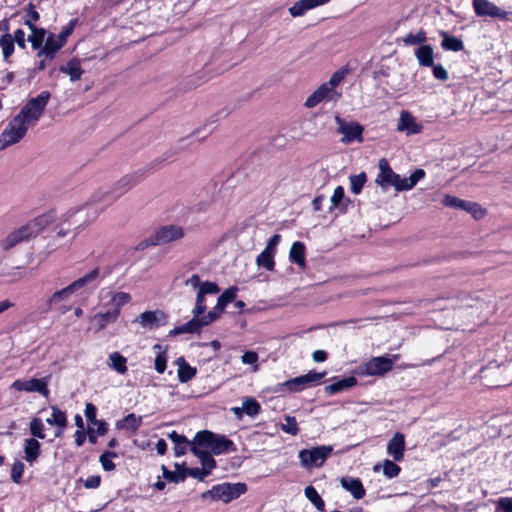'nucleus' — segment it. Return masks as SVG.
<instances>
[{"instance_id":"nucleus-14","label":"nucleus","mask_w":512,"mask_h":512,"mask_svg":"<svg viewBox=\"0 0 512 512\" xmlns=\"http://www.w3.org/2000/svg\"><path fill=\"white\" fill-rule=\"evenodd\" d=\"M335 122L338 125L337 132L342 134V143H351L353 141L362 140L363 127L356 122H347L339 115L335 116Z\"/></svg>"},{"instance_id":"nucleus-11","label":"nucleus","mask_w":512,"mask_h":512,"mask_svg":"<svg viewBox=\"0 0 512 512\" xmlns=\"http://www.w3.org/2000/svg\"><path fill=\"white\" fill-rule=\"evenodd\" d=\"M472 7L478 17H490L512 22V12L503 10L489 0H472Z\"/></svg>"},{"instance_id":"nucleus-34","label":"nucleus","mask_w":512,"mask_h":512,"mask_svg":"<svg viewBox=\"0 0 512 512\" xmlns=\"http://www.w3.org/2000/svg\"><path fill=\"white\" fill-rule=\"evenodd\" d=\"M177 364L179 365L178 379L181 383H186L190 381L196 375V368L191 367L189 364H187L184 358H178Z\"/></svg>"},{"instance_id":"nucleus-42","label":"nucleus","mask_w":512,"mask_h":512,"mask_svg":"<svg viewBox=\"0 0 512 512\" xmlns=\"http://www.w3.org/2000/svg\"><path fill=\"white\" fill-rule=\"evenodd\" d=\"M237 291L238 288L235 286L226 289L217 299V309L224 311L225 307L235 300Z\"/></svg>"},{"instance_id":"nucleus-23","label":"nucleus","mask_w":512,"mask_h":512,"mask_svg":"<svg viewBox=\"0 0 512 512\" xmlns=\"http://www.w3.org/2000/svg\"><path fill=\"white\" fill-rule=\"evenodd\" d=\"M202 328L203 325L201 323L200 316H193V318L188 322L178 325L174 327L172 330H170L169 336L199 333Z\"/></svg>"},{"instance_id":"nucleus-7","label":"nucleus","mask_w":512,"mask_h":512,"mask_svg":"<svg viewBox=\"0 0 512 512\" xmlns=\"http://www.w3.org/2000/svg\"><path fill=\"white\" fill-rule=\"evenodd\" d=\"M110 272L109 268L101 270L99 267H95L82 277L73 281L70 286L75 295L94 291L101 284L102 279L109 275Z\"/></svg>"},{"instance_id":"nucleus-25","label":"nucleus","mask_w":512,"mask_h":512,"mask_svg":"<svg viewBox=\"0 0 512 512\" xmlns=\"http://www.w3.org/2000/svg\"><path fill=\"white\" fill-rule=\"evenodd\" d=\"M357 385V379L354 376L338 379L325 387V392L329 395H335L344 390Z\"/></svg>"},{"instance_id":"nucleus-62","label":"nucleus","mask_w":512,"mask_h":512,"mask_svg":"<svg viewBox=\"0 0 512 512\" xmlns=\"http://www.w3.org/2000/svg\"><path fill=\"white\" fill-rule=\"evenodd\" d=\"M431 67L433 69V75L436 79L441 81H446L448 79V72L441 64L435 65L433 63V66Z\"/></svg>"},{"instance_id":"nucleus-9","label":"nucleus","mask_w":512,"mask_h":512,"mask_svg":"<svg viewBox=\"0 0 512 512\" xmlns=\"http://www.w3.org/2000/svg\"><path fill=\"white\" fill-rule=\"evenodd\" d=\"M326 372H314L310 371L305 375H301L292 379H289L283 383H279L276 392H299L305 389L306 387L319 383L322 378H324Z\"/></svg>"},{"instance_id":"nucleus-2","label":"nucleus","mask_w":512,"mask_h":512,"mask_svg":"<svg viewBox=\"0 0 512 512\" xmlns=\"http://www.w3.org/2000/svg\"><path fill=\"white\" fill-rule=\"evenodd\" d=\"M378 166L379 173L375 182L384 191H387L390 187H394L396 191L411 190L425 176V171L423 169H416L409 177L402 178L391 169L385 158L379 160Z\"/></svg>"},{"instance_id":"nucleus-15","label":"nucleus","mask_w":512,"mask_h":512,"mask_svg":"<svg viewBox=\"0 0 512 512\" xmlns=\"http://www.w3.org/2000/svg\"><path fill=\"white\" fill-rule=\"evenodd\" d=\"M47 386L48 381L46 378H32L29 380L17 379L11 384L10 388L21 392H37L44 397H48L49 389Z\"/></svg>"},{"instance_id":"nucleus-19","label":"nucleus","mask_w":512,"mask_h":512,"mask_svg":"<svg viewBox=\"0 0 512 512\" xmlns=\"http://www.w3.org/2000/svg\"><path fill=\"white\" fill-rule=\"evenodd\" d=\"M422 125L416 122V119L408 112L401 111L397 130L406 132L407 135L418 134L422 131Z\"/></svg>"},{"instance_id":"nucleus-44","label":"nucleus","mask_w":512,"mask_h":512,"mask_svg":"<svg viewBox=\"0 0 512 512\" xmlns=\"http://www.w3.org/2000/svg\"><path fill=\"white\" fill-rule=\"evenodd\" d=\"M45 36L46 30L44 28H38L28 37V41L31 43L34 50L39 51L43 47V43L46 40Z\"/></svg>"},{"instance_id":"nucleus-1","label":"nucleus","mask_w":512,"mask_h":512,"mask_svg":"<svg viewBox=\"0 0 512 512\" xmlns=\"http://www.w3.org/2000/svg\"><path fill=\"white\" fill-rule=\"evenodd\" d=\"M147 172L148 168H141L131 174L123 176L110 190L98 191L95 193L92 197V201L95 203H102V206L100 209H93L91 215H89V221H94L100 211L139 184L146 177Z\"/></svg>"},{"instance_id":"nucleus-47","label":"nucleus","mask_w":512,"mask_h":512,"mask_svg":"<svg viewBox=\"0 0 512 512\" xmlns=\"http://www.w3.org/2000/svg\"><path fill=\"white\" fill-rule=\"evenodd\" d=\"M427 40L426 33L424 30L420 29L416 34L408 33L405 37H403V42L405 45H423Z\"/></svg>"},{"instance_id":"nucleus-20","label":"nucleus","mask_w":512,"mask_h":512,"mask_svg":"<svg viewBox=\"0 0 512 512\" xmlns=\"http://www.w3.org/2000/svg\"><path fill=\"white\" fill-rule=\"evenodd\" d=\"M405 437L402 433H395L387 444V453L394 461H401L404 457Z\"/></svg>"},{"instance_id":"nucleus-24","label":"nucleus","mask_w":512,"mask_h":512,"mask_svg":"<svg viewBox=\"0 0 512 512\" xmlns=\"http://www.w3.org/2000/svg\"><path fill=\"white\" fill-rule=\"evenodd\" d=\"M341 486L349 491L355 499H362L365 496V489L359 478L343 477Z\"/></svg>"},{"instance_id":"nucleus-40","label":"nucleus","mask_w":512,"mask_h":512,"mask_svg":"<svg viewBox=\"0 0 512 512\" xmlns=\"http://www.w3.org/2000/svg\"><path fill=\"white\" fill-rule=\"evenodd\" d=\"M142 424V417L130 413L117 423L118 428H125L135 432Z\"/></svg>"},{"instance_id":"nucleus-52","label":"nucleus","mask_w":512,"mask_h":512,"mask_svg":"<svg viewBox=\"0 0 512 512\" xmlns=\"http://www.w3.org/2000/svg\"><path fill=\"white\" fill-rule=\"evenodd\" d=\"M400 471L401 468L394 461L388 459L384 460L383 473L387 478L392 479L394 477H397Z\"/></svg>"},{"instance_id":"nucleus-36","label":"nucleus","mask_w":512,"mask_h":512,"mask_svg":"<svg viewBox=\"0 0 512 512\" xmlns=\"http://www.w3.org/2000/svg\"><path fill=\"white\" fill-rule=\"evenodd\" d=\"M442 203L446 207L460 209L463 211H467V209L475 208L474 202L462 200L460 198H457V197L451 196V195H445Z\"/></svg>"},{"instance_id":"nucleus-30","label":"nucleus","mask_w":512,"mask_h":512,"mask_svg":"<svg viewBox=\"0 0 512 512\" xmlns=\"http://www.w3.org/2000/svg\"><path fill=\"white\" fill-rule=\"evenodd\" d=\"M440 35L443 38L442 42H441V46L444 50L459 52L464 49V43L460 38H458L456 36H451L445 31H441Z\"/></svg>"},{"instance_id":"nucleus-5","label":"nucleus","mask_w":512,"mask_h":512,"mask_svg":"<svg viewBox=\"0 0 512 512\" xmlns=\"http://www.w3.org/2000/svg\"><path fill=\"white\" fill-rule=\"evenodd\" d=\"M247 485L245 483H221L212 486V488L202 494L203 499H212L228 503L239 498L246 493Z\"/></svg>"},{"instance_id":"nucleus-41","label":"nucleus","mask_w":512,"mask_h":512,"mask_svg":"<svg viewBox=\"0 0 512 512\" xmlns=\"http://www.w3.org/2000/svg\"><path fill=\"white\" fill-rule=\"evenodd\" d=\"M305 497L315 506L318 511L323 512L325 509V503L317 490L309 485L304 489Z\"/></svg>"},{"instance_id":"nucleus-16","label":"nucleus","mask_w":512,"mask_h":512,"mask_svg":"<svg viewBox=\"0 0 512 512\" xmlns=\"http://www.w3.org/2000/svg\"><path fill=\"white\" fill-rule=\"evenodd\" d=\"M219 291L220 289L215 282L205 281L198 290L195 307L192 310L193 316H201L206 311V295H216Z\"/></svg>"},{"instance_id":"nucleus-56","label":"nucleus","mask_w":512,"mask_h":512,"mask_svg":"<svg viewBox=\"0 0 512 512\" xmlns=\"http://www.w3.org/2000/svg\"><path fill=\"white\" fill-rule=\"evenodd\" d=\"M24 464L20 460H16L11 468V479L14 483H20L23 472H24Z\"/></svg>"},{"instance_id":"nucleus-48","label":"nucleus","mask_w":512,"mask_h":512,"mask_svg":"<svg viewBox=\"0 0 512 512\" xmlns=\"http://www.w3.org/2000/svg\"><path fill=\"white\" fill-rule=\"evenodd\" d=\"M242 409L248 416L254 417L260 412V404L252 397L246 398L242 403Z\"/></svg>"},{"instance_id":"nucleus-21","label":"nucleus","mask_w":512,"mask_h":512,"mask_svg":"<svg viewBox=\"0 0 512 512\" xmlns=\"http://www.w3.org/2000/svg\"><path fill=\"white\" fill-rule=\"evenodd\" d=\"M118 311L109 309L106 312H99L91 318L96 331L105 329L108 325L115 323L118 319Z\"/></svg>"},{"instance_id":"nucleus-32","label":"nucleus","mask_w":512,"mask_h":512,"mask_svg":"<svg viewBox=\"0 0 512 512\" xmlns=\"http://www.w3.org/2000/svg\"><path fill=\"white\" fill-rule=\"evenodd\" d=\"M176 471H170L165 465H162L163 478L175 484L184 482L186 479V468H182L178 463H175Z\"/></svg>"},{"instance_id":"nucleus-64","label":"nucleus","mask_w":512,"mask_h":512,"mask_svg":"<svg viewBox=\"0 0 512 512\" xmlns=\"http://www.w3.org/2000/svg\"><path fill=\"white\" fill-rule=\"evenodd\" d=\"M345 196L344 188L342 186H337L333 192L331 197V202L333 207H337L340 202L343 200Z\"/></svg>"},{"instance_id":"nucleus-55","label":"nucleus","mask_w":512,"mask_h":512,"mask_svg":"<svg viewBox=\"0 0 512 512\" xmlns=\"http://www.w3.org/2000/svg\"><path fill=\"white\" fill-rule=\"evenodd\" d=\"M29 428H30L31 434L34 437L39 438V439H44L45 438L44 424H43L41 419L33 418L31 420V422H30Z\"/></svg>"},{"instance_id":"nucleus-45","label":"nucleus","mask_w":512,"mask_h":512,"mask_svg":"<svg viewBox=\"0 0 512 512\" xmlns=\"http://www.w3.org/2000/svg\"><path fill=\"white\" fill-rule=\"evenodd\" d=\"M349 180H350V185H351V187H350L351 192L355 195H358V194H360L364 184L366 183L367 176L364 172H361L356 175H351L349 177Z\"/></svg>"},{"instance_id":"nucleus-4","label":"nucleus","mask_w":512,"mask_h":512,"mask_svg":"<svg viewBox=\"0 0 512 512\" xmlns=\"http://www.w3.org/2000/svg\"><path fill=\"white\" fill-rule=\"evenodd\" d=\"M194 444L210 449L211 453L221 455L236 450L233 441L224 435H218L208 430L199 431L194 437Z\"/></svg>"},{"instance_id":"nucleus-13","label":"nucleus","mask_w":512,"mask_h":512,"mask_svg":"<svg viewBox=\"0 0 512 512\" xmlns=\"http://www.w3.org/2000/svg\"><path fill=\"white\" fill-rule=\"evenodd\" d=\"M185 235L184 229L177 225H165L160 227L149 239V245L157 246L177 241Z\"/></svg>"},{"instance_id":"nucleus-59","label":"nucleus","mask_w":512,"mask_h":512,"mask_svg":"<svg viewBox=\"0 0 512 512\" xmlns=\"http://www.w3.org/2000/svg\"><path fill=\"white\" fill-rule=\"evenodd\" d=\"M307 8L304 0L296 1L290 8L289 13L293 17H299L304 15L307 12Z\"/></svg>"},{"instance_id":"nucleus-35","label":"nucleus","mask_w":512,"mask_h":512,"mask_svg":"<svg viewBox=\"0 0 512 512\" xmlns=\"http://www.w3.org/2000/svg\"><path fill=\"white\" fill-rule=\"evenodd\" d=\"M126 363L127 359L117 351L109 355L108 366L121 375L127 372Z\"/></svg>"},{"instance_id":"nucleus-27","label":"nucleus","mask_w":512,"mask_h":512,"mask_svg":"<svg viewBox=\"0 0 512 512\" xmlns=\"http://www.w3.org/2000/svg\"><path fill=\"white\" fill-rule=\"evenodd\" d=\"M415 57L420 66L430 67L434 63V51L431 45H421L415 50Z\"/></svg>"},{"instance_id":"nucleus-17","label":"nucleus","mask_w":512,"mask_h":512,"mask_svg":"<svg viewBox=\"0 0 512 512\" xmlns=\"http://www.w3.org/2000/svg\"><path fill=\"white\" fill-rule=\"evenodd\" d=\"M75 295L70 284L65 288L55 291L46 301V310H59L61 313L68 311V308L62 306Z\"/></svg>"},{"instance_id":"nucleus-50","label":"nucleus","mask_w":512,"mask_h":512,"mask_svg":"<svg viewBox=\"0 0 512 512\" xmlns=\"http://www.w3.org/2000/svg\"><path fill=\"white\" fill-rule=\"evenodd\" d=\"M349 72L350 69L348 68L347 65L335 71L331 75L330 80L328 81L330 85L329 87L335 89L344 80V78L348 75Z\"/></svg>"},{"instance_id":"nucleus-29","label":"nucleus","mask_w":512,"mask_h":512,"mask_svg":"<svg viewBox=\"0 0 512 512\" xmlns=\"http://www.w3.org/2000/svg\"><path fill=\"white\" fill-rule=\"evenodd\" d=\"M305 252L306 248L304 243L300 241H295L289 252V259L291 262L297 264L300 268L305 267Z\"/></svg>"},{"instance_id":"nucleus-31","label":"nucleus","mask_w":512,"mask_h":512,"mask_svg":"<svg viewBox=\"0 0 512 512\" xmlns=\"http://www.w3.org/2000/svg\"><path fill=\"white\" fill-rule=\"evenodd\" d=\"M168 438L174 444V453L176 457L184 455L187 452V447H191V442H189L184 435H180L176 431L169 433Z\"/></svg>"},{"instance_id":"nucleus-37","label":"nucleus","mask_w":512,"mask_h":512,"mask_svg":"<svg viewBox=\"0 0 512 512\" xmlns=\"http://www.w3.org/2000/svg\"><path fill=\"white\" fill-rule=\"evenodd\" d=\"M111 294L110 304L112 306V310H117L118 315H120V310L123 306L128 304L132 297L129 293L126 292H113Z\"/></svg>"},{"instance_id":"nucleus-12","label":"nucleus","mask_w":512,"mask_h":512,"mask_svg":"<svg viewBox=\"0 0 512 512\" xmlns=\"http://www.w3.org/2000/svg\"><path fill=\"white\" fill-rule=\"evenodd\" d=\"M397 358V355H394L393 359L386 356L373 357L359 366L358 374L361 376H382L392 369L393 361Z\"/></svg>"},{"instance_id":"nucleus-39","label":"nucleus","mask_w":512,"mask_h":512,"mask_svg":"<svg viewBox=\"0 0 512 512\" xmlns=\"http://www.w3.org/2000/svg\"><path fill=\"white\" fill-rule=\"evenodd\" d=\"M275 253L264 249L256 258V264L265 268L267 271H273L275 267Z\"/></svg>"},{"instance_id":"nucleus-57","label":"nucleus","mask_w":512,"mask_h":512,"mask_svg":"<svg viewBox=\"0 0 512 512\" xmlns=\"http://www.w3.org/2000/svg\"><path fill=\"white\" fill-rule=\"evenodd\" d=\"M212 470H209L205 467L203 468H186V477L189 475L193 478H196L200 481H203L206 476H208L211 473Z\"/></svg>"},{"instance_id":"nucleus-60","label":"nucleus","mask_w":512,"mask_h":512,"mask_svg":"<svg viewBox=\"0 0 512 512\" xmlns=\"http://www.w3.org/2000/svg\"><path fill=\"white\" fill-rule=\"evenodd\" d=\"M85 417L87 419V422L90 425H96V415H97V408L92 403H87L84 410Z\"/></svg>"},{"instance_id":"nucleus-63","label":"nucleus","mask_w":512,"mask_h":512,"mask_svg":"<svg viewBox=\"0 0 512 512\" xmlns=\"http://www.w3.org/2000/svg\"><path fill=\"white\" fill-rule=\"evenodd\" d=\"M497 509L503 512H512V497H502L497 502Z\"/></svg>"},{"instance_id":"nucleus-58","label":"nucleus","mask_w":512,"mask_h":512,"mask_svg":"<svg viewBox=\"0 0 512 512\" xmlns=\"http://www.w3.org/2000/svg\"><path fill=\"white\" fill-rule=\"evenodd\" d=\"M222 312H223V310L217 309V304H216L215 307L211 311H209L206 315L200 317L203 327L214 322L220 316V314Z\"/></svg>"},{"instance_id":"nucleus-10","label":"nucleus","mask_w":512,"mask_h":512,"mask_svg":"<svg viewBox=\"0 0 512 512\" xmlns=\"http://www.w3.org/2000/svg\"><path fill=\"white\" fill-rule=\"evenodd\" d=\"M27 131L28 129L20 123V119L13 117L0 134V151L19 143Z\"/></svg>"},{"instance_id":"nucleus-26","label":"nucleus","mask_w":512,"mask_h":512,"mask_svg":"<svg viewBox=\"0 0 512 512\" xmlns=\"http://www.w3.org/2000/svg\"><path fill=\"white\" fill-rule=\"evenodd\" d=\"M198 444L191 442V452L200 460L203 467L212 470L216 467V461L209 451L203 450Z\"/></svg>"},{"instance_id":"nucleus-43","label":"nucleus","mask_w":512,"mask_h":512,"mask_svg":"<svg viewBox=\"0 0 512 512\" xmlns=\"http://www.w3.org/2000/svg\"><path fill=\"white\" fill-rule=\"evenodd\" d=\"M64 72L69 74L71 80H78L80 79L83 70L81 67V63L78 59H71L67 62L66 68L62 69Z\"/></svg>"},{"instance_id":"nucleus-53","label":"nucleus","mask_w":512,"mask_h":512,"mask_svg":"<svg viewBox=\"0 0 512 512\" xmlns=\"http://www.w3.org/2000/svg\"><path fill=\"white\" fill-rule=\"evenodd\" d=\"M93 204H96V203L91 200V202L88 203L85 207H82V208L77 209V210H69L64 215V220L63 221L64 222H70V224H77L79 222V219H81V216H78V219H75V220H73V218L75 216H77L78 214H82L83 212L88 211L89 209H91V206Z\"/></svg>"},{"instance_id":"nucleus-61","label":"nucleus","mask_w":512,"mask_h":512,"mask_svg":"<svg viewBox=\"0 0 512 512\" xmlns=\"http://www.w3.org/2000/svg\"><path fill=\"white\" fill-rule=\"evenodd\" d=\"M154 365H155V370L159 374H162L165 371L166 366H167V357H166L165 352H160L156 355Z\"/></svg>"},{"instance_id":"nucleus-18","label":"nucleus","mask_w":512,"mask_h":512,"mask_svg":"<svg viewBox=\"0 0 512 512\" xmlns=\"http://www.w3.org/2000/svg\"><path fill=\"white\" fill-rule=\"evenodd\" d=\"M135 321L143 328L153 330L167 323V315L161 310L145 311Z\"/></svg>"},{"instance_id":"nucleus-3","label":"nucleus","mask_w":512,"mask_h":512,"mask_svg":"<svg viewBox=\"0 0 512 512\" xmlns=\"http://www.w3.org/2000/svg\"><path fill=\"white\" fill-rule=\"evenodd\" d=\"M52 214H43L23 225L19 229L7 235L1 243L4 250H9L17 244L28 241L30 238L37 236L46 226L53 221Z\"/></svg>"},{"instance_id":"nucleus-28","label":"nucleus","mask_w":512,"mask_h":512,"mask_svg":"<svg viewBox=\"0 0 512 512\" xmlns=\"http://www.w3.org/2000/svg\"><path fill=\"white\" fill-rule=\"evenodd\" d=\"M51 410H52L51 416L46 419V422L49 425L59 427V431L56 433V436L58 437V436H60L63 429L67 425V417H66L65 412L60 410L56 406H51Z\"/></svg>"},{"instance_id":"nucleus-22","label":"nucleus","mask_w":512,"mask_h":512,"mask_svg":"<svg viewBox=\"0 0 512 512\" xmlns=\"http://www.w3.org/2000/svg\"><path fill=\"white\" fill-rule=\"evenodd\" d=\"M62 47L64 46L57 40L55 34L50 33L43 47L38 51L37 56H44L46 59L52 60Z\"/></svg>"},{"instance_id":"nucleus-54","label":"nucleus","mask_w":512,"mask_h":512,"mask_svg":"<svg viewBox=\"0 0 512 512\" xmlns=\"http://www.w3.org/2000/svg\"><path fill=\"white\" fill-rule=\"evenodd\" d=\"M281 430L292 436L297 435L299 432V428L295 417L286 416L285 423L281 424Z\"/></svg>"},{"instance_id":"nucleus-6","label":"nucleus","mask_w":512,"mask_h":512,"mask_svg":"<svg viewBox=\"0 0 512 512\" xmlns=\"http://www.w3.org/2000/svg\"><path fill=\"white\" fill-rule=\"evenodd\" d=\"M50 98H30L14 117L20 119L27 129L36 125L41 118Z\"/></svg>"},{"instance_id":"nucleus-33","label":"nucleus","mask_w":512,"mask_h":512,"mask_svg":"<svg viewBox=\"0 0 512 512\" xmlns=\"http://www.w3.org/2000/svg\"><path fill=\"white\" fill-rule=\"evenodd\" d=\"M40 447V443L35 438L26 439L24 445L25 460L29 463L35 462L40 455Z\"/></svg>"},{"instance_id":"nucleus-49","label":"nucleus","mask_w":512,"mask_h":512,"mask_svg":"<svg viewBox=\"0 0 512 512\" xmlns=\"http://www.w3.org/2000/svg\"><path fill=\"white\" fill-rule=\"evenodd\" d=\"M349 72L350 69L348 68L347 65L335 71L331 75L330 80L328 81L330 85L329 87L335 89L344 80V78L348 75Z\"/></svg>"},{"instance_id":"nucleus-8","label":"nucleus","mask_w":512,"mask_h":512,"mask_svg":"<svg viewBox=\"0 0 512 512\" xmlns=\"http://www.w3.org/2000/svg\"><path fill=\"white\" fill-rule=\"evenodd\" d=\"M332 451L333 447L331 445H321L310 449H302L298 457L301 465L310 469L312 467H321Z\"/></svg>"},{"instance_id":"nucleus-51","label":"nucleus","mask_w":512,"mask_h":512,"mask_svg":"<svg viewBox=\"0 0 512 512\" xmlns=\"http://www.w3.org/2000/svg\"><path fill=\"white\" fill-rule=\"evenodd\" d=\"M78 19H71L66 26H64L61 32L56 36L57 40L65 46L68 37L73 33Z\"/></svg>"},{"instance_id":"nucleus-38","label":"nucleus","mask_w":512,"mask_h":512,"mask_svg":"<svg viewBox=\"0 0 512 512\" xmlns=\"http://www.w3.org/2000/svg\"><path fill=\"white\" fill-rule=\"evenodd\" d=\"M0 47L4 60L9 61L15 50L14 39L11 34L5 33L0 37Z\"/></svg>"},{"instance_id":"nucleus-46","label":"nucleus","mask_w":512,"mask_h":512,"mask_svg":"<svg viewBox=\"0 0 512 512\" xmlns=\"http://www.w3.org/2000/svg\"><path fill=\"white\" fill-rule=\"evenodd\" d=\"M118 454L112 451H105L99 457V462L104 471H113L115 469V464L112 461L113 458H117Z\"/></svg>"}]
</instances>
